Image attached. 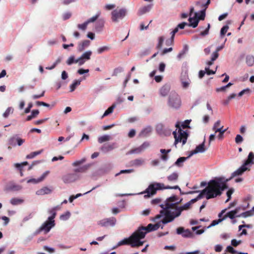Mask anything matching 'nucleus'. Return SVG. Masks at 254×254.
<instances>
[{"label":"nucleus","instance_id":"bb28decb","mask_svg":"<svg viewBox=\"0 0 254 254\" xmlns=\"http://www.w3.org/2000/svg\"><path fill=\"white\" fill-rule=\"evenodd\" d=\"M105 23L104 19H99L96 22L95 25V29L97 32H100L102 31Z\"/></svg>","mask_w":254,"mask_h":254},{"label":"nucleus","instance_id":"0eeeda50","mask_svg":"<svg viewBox=\"0 0 254 254\" xmlns=\"http://www.w3.org/2000/svg\"><path fill=\"white\" fill-rule=\"evenodd\" d=\"M248 162H244L243 164L237 170L233 172L231 174V176L229 179H225V178L223 177H215V178H221L223 179L225 181V190L227 189V183L230 181L232 178L236 177L237 176H242L245 172L247 170H250V166H248Z\"/></svg>","mask_w":254,"mask_h":254},{"label":"nucleus","instance_id":"423d86ee","mask_svg":"<svg viewBox=\"0 0 254 254\" xmlns=\"http://www.w3.org/2000/svg\"><path fill=\"white\" fill-rule=\"evenodd\" d=\"M176 127H178V131L177 132V129L173 132V134L175 138L174 145L177 147V144L179 142H182V145H184L187 140L189 134L186 130L182 129L178 124Z\"/></svg>","mask_w":254,"mask_h":254},{"label":"nucleus","instance_id":"f704fd0d","mask_svg":"<svg viewBox=\"0 0 254 254\" xmlns=\"http://www.w3.org/2000/svg\"><path fill=\"white\" fill-rule=\"evenodd\" d=\"M81 81V78L78 79L77 80H74L73 83L69 86L70 91H74L76 89V87L80 84Z\"/></svg>","mask_w":254,"mask_h":254},{"label":"nucleus","instance_id":"9b49d317","mask_svg":"<svg viewBox=\"0 0 254 254\" xmlns=\"http://www.w3.org/2000/svg\"><path fill=\"white\" fill-rule=\"evenodd\" d=\"M55 221L49 220L48 218L37 230V233L44 231L45 234H47L55 226Z\"/></svg>","mask_w":254,"mask_h":254},{"label":"nucleus","instance_id":"2eb2a0df","mask_svg":"<svg viewBox=\"0 0 254 254\" xmlns=\"http://www.w3.org/2000/svg\"><path fill=\"white\" fill-rule=\"evenodd\" d=\"M176 233L178 235H181L183 237L186 238H192L193 233L188 229H185L183 227H180L176 229Z\"/></svg>","mask_w":254,"mask_h":254},{"label":"nucleus","instance_id":"a211bd4d","mask_svg":"<svg viewBox=\"0 0 254 254\" xmlns=\"http://www.w3.org/2000/svg\"><path fill=\"white\" fill-rule=\"evenodd\" d=\"M92 54V51L90 50L87 51L83 53L81 56L78 58L79 61V66L84 64L86 61L90 60Z\"/></svg>","mask_w":254,"mask_h":254},{"label":"nucleus","instance_id":"aec40b11","mask_svg":"<svg viewBox=\"0 0 254 254\" xmlns=\"http://www.w3.org/2000/svg\"><path fill=\"white\" fill-rule=\"evenodd\" d=\"M181 81L182 86L184 88H187L189 86L190 83V80L189 79L188 73L186 72L182 73L181 76Z\"/></svg>","mask_w":254,"mask_h":254},{"label":"nucleus","instance_id":"79ce46f5","mask_svg":"<svg viewBox=\"0 0 254 254\" xmlns=\"http://www.w3.org/2000/svg\"><path fill=\"white\" fill-rule=\"evenodd\" d=\"M111 139V136L109 135H104L98 137V141L100 143H102L104 142L110 140Z\"/></svg>","mask_w":254,"mask_h":254},{"label":"nucleus","instance_id":"e2e57ef3","mask_svg":"<svg viewBox=\"0 0 254 254\" xmlns=\"http://www.w3.org/2000/svg\"><path fill=\"white\" fill-rule=\"evenodd\" d=\"M109 49H110V48L108 46H103V47L99 48L97 49V52L99 54H101L103 53V52H105L106 51L109 50Z\"/></svg>","mask_w":254,"mask_h":254},{"label":"nucleus","instance_id":"052dcab7","mask_svg":"<svg viewBox=\"0 0 254 254\" xmlns=\"http://www.w3.org/2000/svg\"><path fill=\"white\" fill-rule=\"evenodd\" d=\"M210 27V25L208 23L207 28L203 31L200 32V35L202 37H204L209 34V31Z\"/></svg>","mask_w":254,"mask_h":254},{"label":"nucleus","instance_id":"c9c22d12","mask_svg":"<svg viewBox=\"0 0 254 254\" xmlns=\"http://www.w3.org/2000/svg\"><path fill=\"white\" fill-rule=\"evenodd\" d=\"M254 154L252 152H251L249 154L248 159L246 160L244 162H248L249 163L248 166H250V167H251V166L254 164Z\"/></svg>","mask_w":254,"mask_h":254},{"label":"nucleus","instance_id":"9d476101","mask_svg":"<svg viewBox=\"0 0 254 254\" xmlns=\"http://www.w3.org/2000/svg\"><path fill=\"white\" fill-rule=\"evenodd\" d=\"M127 12V9L125 8L114 10L111 13V19L113 22H117L119 19H123L126 16Z\"/></svg>","mask_w":254,"mask_h":254},{"label":"nucleus","instance_id":"cd10ccee","mask_svg":"<svg viewBox=\"0 0 254 254\" xmlns=\"http://www.w3.org/2000/svg\"><path fill=\"white\" fill-rule=\"evenodd\" d=\"M152 131V127L148 126L143 128L139 133V136L141 137H146L148 136Z\"/></svg>","mask_w":254,"mask_h":254},{"label":"nucleus","instance_id":"2f4dec72","mask_svg":"<svg viewBox=\"0 0 254 254\" xmlns=\"http://www.w3.org/2000/svg\"><path fill=\"white\" fill-rule=\"evenodd\" d=\"M190 157H189V156L187 157H180L177 160V161L175 162L174 165L175 166H177L179 167H181L183 165V163Z\"/></svg>","mask_w":254,"mask_h":254},{"label":"nucleus","instance_id":"f3484780","mask_svg":"<svg viewBox=\"0 0 254 254\" xmlns=\"http://www.w3.org/2000/svg\"><path fill=\"white\" fill-rule=\"evenodd\" d=\"M22 188L21 185L17 184L13 182H10L6 185L5 190L9 191L16 192L21 190Z\"/></svg>","mask_w":254,"mask_h":254},{"label":"nucleus","instance_id":"69168bd1","mask_svg":"<svg viewBox=\"0 0 254 254\" xmlns=\"http://www.w3.org/2000/svg\"><path fill=\"white\" fill-rule=\"evenodd\" d=\"M88 24L87 23V22L85 21L82 24H78L77 27L78 29L84 31L86 29Z\"/></svg>","mask_w":254,"mask_h":254},{"label":"nucleus","instance_id":"ddd939ff","mask_svg":"<svg viewBox=\"0 0 254 254\" xmlns=\"http://www.w3.org/2000/svg\"><path fill=\"white\" fill-rule=\"evenodd\" d=\"M149 146V142L145 141L140 146L129 150L128 152L127 153V155L131 154H140L142 152L144 151Z\"/></svg>","mask_w":254,"mask_h":254},{"label":"nucleus","instance_id":"338daca9","mask_svg":"<svg viewBox=\"0 0 254 254\" xmlns=\"http://www.w3.org/2000/svg\"><path fill=\"white\" fill-rule=\"evenodd\" d=\"M28 165V162L25 161L23 162L21 164L19 163H16L14 164V166L18 169L19 171L21 170V168L23 167V166Z\"/></svg>","mask_w":254,"mask_h":254},{"label":"nucleus","instance_id":"6ab92c4d","mask_svg":"<svg viewBox=\"0 0 254 254\" xmlns=\"http://www.w3.org/2000/svg\"><path fill=\"white\" fill-rule=\"evenodd\" d=\"M117 147L116 143H105L100 148L101 151L104 153H108Z\"/></svg>","mask_w":254,"mask_h":254},{"label":"nucleus","instance_id":"7c9ffc66","mask_svg":"<svg viewBox=\"0 0 254 254\" xmlns=\"http://www.w3.org/2000/svg\"><path fill=\"white\" fill-rule=\"evenodd\" d=\"M66 63L67 65H70L73 64H78L79 66V61L78 58L75 59V56L74 55L70 56L68 59L67 60Z\"/></svg>","mask_w":254,"mask_h":254},{"label":"nucleus","instance_id":"72a5a7b5","mask_svg":"<svg viewBox=\"0 0 254 254\" xmlns=\"http://www.w3.org/2000/svg\"><path fill=\"white\" fill-rule=\"evenodd\" d=\"M24 199L17 197H13L10 200V203L12 205H17L21 204L24 202Z\"/></svg>","mask_w":254,"mask_h":254},{"label":"nucleus","instance_id":"603ef678","mask_svg":"<svg viewBox=\"0 0 254 254\" xmlns=\"http://www.w3.org/2000/svg\"><path fill=\"white\" fill-rule=\"evenodd\" d=\"M112 168V165L111 164H107L102 167L100 170L104 173H106L109 171Z\"/></svg>","mask_w":254,"mask_h":254},{"label":"nucleus","instance_id":"b1692460","mask_svg":"<svg viewBox=\"0 0 254 254\" xmlns=\"http://www.w3.org/2000/svg\"><path fill=\"white\" fill-rule=\"evenodd\" d=\"M171 87L169 84H165L159 90V93L162 97H166L170 91Z\"/></svg>","mask_w":254,"mask_h":254},{"label":"nucleus","instance_id":"13d9d810","mask_svg":"<svg viewBox=\"0 0 254 254\" xmlns=\"http://www.w3.org/2000/svg\"><path fill=\"white\" fill-rule=\"evenodd\" d=\"M190 203L188 202L186 203L185 204H184L183 205L180 206L178 207L180 209V210H181V212H182L183 211L188 209L190 208Z\"/></svg>","mask_w":254,"mask_h":254},{"label":"nucleus","instance_id":"37998d69","mask_svg":"<svg viewBox=\"0 0 254 254\" xmlns=\"http://www.w3.org/2000/svg\"><path fill=\"white\" fill-rule=\"evenodd\" d=\"M188 46L187 45H185L184 46L183 49L177 55V58L179 60L181 59L188 51Z\"/></svg>","mask_w":254,"mask_h":254},{"label":"nucleus","instance_id":"774afa93","mask_svg":"<svg viewBox=\"0 0 254 254\" xmlns=\"http://www.w3.org/2000/svg\"><path fill=\"white\" fill-rule=\"evenodd\" d=\"M235 142L237 144L242 143L244 140L243 137L240 134H237L235 137Z\"/></svg>","mask_w":254,"mask_h":254},{"label":"nucleus","instance_id":"a19ab883","mask_svg":"<svg viewBox=\"0 0 254 254\" xmlns=\"http://www.w3.org/2000/svg\"><path fill=\"white\" fill-rule=\"evenodd\" d=\"M17 140V136L15 135L9 138L8 140V144L12 146H15Z\"/></svg>","mask_w":254,"mask_h":254},{"label":"nucleus","instance_id":"473e14b6","mask_svg":"<svg viewBox=\"0 0 254 254\" xmlns=\"http://www.w3.org/2000/svg\"><path fill=\"white\" fill-rule=\"evenodd\" d=\"M236 211H230L228 212H227L223 217V218H224V220L226 219V218L228 217L231 219H234V218H235L236 217H239L238 215L239 214H237V212H236Z\"/></svg>","mask_w":254,"mask_h":254},{"label":"nucleus","instance_id":"4be33fe9","mask_svg":"<svg viewBox=\"0 0 254 254\" xmlns=\"http://www.w3.org/2000/svg\"><path fill=\"white\" fill-rule=\"evenodd\" d=\"M90 44V41L88 40L83 41L82 42L79 43L77 46V51L79 52L83 51L86 48H88Z\"/></svg>","mask_w":254,"mask_h":254},{"label":"nucleus","instance_id":"c85d7f7f","mask_svg":"<svg viewBox=\"0 0 254 254\" xmlns=\"http://www.w3.org/2000/svg\"><path fill=\"white\" fill-rule=\"evenodd\" d=\"M189 21V23H188V26L192 27L193 28H196L198 24L199 19L197 18V17H190L188 19Z\"/></svg>","mask_w":254,"mask_h":254},{"label":"nucleus","instance_id":"bf43d9fd","mask_svg":"<svg viewBox=\"0 0 254 254\" xmlns=\"http://www.w3.org/2000/svg\"><path fill=\"white\" fill-rule=\"evenodd\" d=\"M210 3V0H207L206 2L204 3H201L200 1H197L196 4L197 5L201 4V7L204 8L203 9H205L206 10V8H207L208 5Z\"/></svg>","mask_w":254,"mask_h":254},{"label":"nucleus","instance_id":"c756f323","mask_svg":"<svg viewBox=\"0 0 254 254\" xmlns=\"http://www.w3.org/2000/svg\"><path fill=\"white\" fill-rule=\"evenodd\" d=\"M52 190L48 187H44L38 190L36 193L37 195H44L51 193Z\"/></svg>","mask_w":254,"mask_h":254},{"label":"nucleus","instance_id":"ea45409f","mask_svg":"<svg viewBox=\"0 0 254 254\" xmlns=\"http://www.w3.org/2000/svg\"><path fill=\"white\" fill-rule=\"evenodd\" d=\"M48 212L51 215V216L48 217V219L55 221L54 219L57 215L56 211L53 208H52L48 210Z\"/></svg>","mask_w":254,"mask_h":254},{"label":"nucleus","instance_id":"e433bc0d","mask_svg":"<svg viewBox=\"0 0 254 254\" xmlns=\"http://www.w3.org/2000/svg\"><path fill=\"white\" fill-rule=\"evenodd\" d=\"M116 104H113L111 107H110L109 108H108V109L105 111L104 114L102 115L101 119H103L105 117L112 113L114 111V109L116 108Z\"/></svg>","mask_w":254,"mask_h":254},{"label":"nucleus","instance_id":"09e8293b","mask_svg":"<svg viewBox=\"0 0 254 254\" xmlns=\"http://www.w3.org/2000/svg\"><path fill=\"white\" fill-rule=\"evenodd\" d=\"M62 58L61 57H59L57 60L53 63L52 65L51 66H47L46 67V69L48 70H52L54 69L59 64H60L62 61Z\"/></svg>","mask_w":254,"mask_h":254},{"label":"nucleus","instance_id":"f03ea898","mask_svg":"<svg viewBox=\"0 0 254 254\" xmlns=\"http://www.w3.org/2000/svg\"><path fill=\"white\" fill-rule=\"evenodd\" d=\"M179 206H175L171 208H161L159 214H157L154 218L152 219V221H156L163 217L162 220L163 224H166L171 222L174 219L181 215V211L179 208Z\"/></svg>","mask_w":254,"mask_h":254},{"label":"nucleus","instance_id":"f8f14e48","mask_svg":"<svg viewBox=\"0 0 254 254\" xmlns=\"http://www.w3.org/2000/svg\"><path fill=\"white\" fill-rule=\"evenodd\" d=\"M117 222L116 219L114 217H110L103 219L98 222V224L101 227H108L109 226L113 227L115 225Z\"/></svg>","mask_w":254,"mask_h":254},{"label":"nucleus","instance_id":"f257e3e1","mask_svg":"<svg viewBox=\"0 0 254 254\" xmlns=\"http://www.w3.org/2000/svg\"><path fill=\"white\" fill-rule=\"evenodd\" d=\"M223 180L224 179L221 178L211 180L209 181L208 186L200 191L196 197L191 199L189 202L191 205L204 197L207 199H209L221 195L225 190V181Z\"/></svg>","mask_w":254,"mask_h":254},{"label":"nucleus","instance_id":"8fccbe9b","mask_svg":"<svg viewBox=\"0 0 254 254\" xmlns=\"http://www.w3.org/2000/svg\"><path fill=\"white\" fill-rule=\"evenodd\" d=\"M252 215H253V213L252 212V211L250 210L240 213L238 216L239 217L247 218Z\"/></svg>","mask_w":254,"mask_h":254},{"label":"nucleus","instance_id":"58836bf2","mask_svg":"<svg viewBox=\"0 0 254 254\" xmlns=\"http://www.w3.org/2000/svg\"><path fill=\"white\" fill-rule=\"evenodd\" d=\"M246 60L248 66H252L254 64V57L253 55L247 56Z\"/></svg>","mask_w":254,"mask_h":254},{"label":"nucleus","instance_id":"3c124183","mask_svg":"<svg viewBox=\"0 0 254 254\" xmlns=\"http://www.w3.org/2000/svg\"><path fill=\"white\" fill-rule=\"evenodd\" d=\"M195 17L198 18L199 20H204L205 17V9H202L200 11V14L198 15L197 13H195Z\"/></svg>","mask_w":254,"mask_h":254},{"label":"nucleus","instance_id":"1a4fd4ad","mask_svg":"<svg viewBox=\"0 0 254 254\" xmlns=\"http://www.w3.org/2000/svg\"><path fill=\"white\" fill-rule=\"evenodd\" d=\"M182 198L179 199V197L176 195H173L167 198L164 201V204L159 205L161 208H171L181 202Z\"/></svg>","mask_w":254,"mask_h":254},{"label":"nucleus","instance_id":"412c9836","mask_svg":"<svg viewBox=\"0 0 254 254\" xmlns=\"http://www.w3.org/2000/svg\"><path fill=\"white\" fill-rule=\"evenodd\" d=\"M205 140H204L203 142L197 146L195 149L193 150L190 151V154L189 155V157H190L192 155L198 153H203L204 152L206 149L205 148Z\"/></svg>","mask_w":254,"mask_h":254},{"label":"nucleus","instance_id":"a18cd8bd","mask_svg":"<svg viewBox=\"0 0 254 254\" xmlns=\"http://www.w3.org/2000/svg\"><path fill=\"white\" fill-rule=\"evenodd\" d=\"M39 114L38 110H33L31 112V114L27 116L26 121H29L31 120L33 118H35Z\"/></svg>","mask_w":254,"mask_h":254},{"label":"nucleus","instance_id":"6e6d98bb","mask_svg":"<svg viewBox=\"0 0 254 254\" xmlns=\"http://www.w3.org/2000/svg\"><path fill=\"white\" fill-rule=\"evenodd\" d=\"M13 112V109L11 107H8L7 108V109L6 110V111L4 112V113L3 114L2 116L4 118H7L8 117V116L9 115V114L10 113L12 114Z\"/></svg>","mask_w":254,"mask_h":254},{"label":"nucleus","instance_id":"0e129e2a","mask_svg":"<svg viewBox=\"0 0 254 254\" xmlns=\"http://www.w3.org/2000/svg\"><path fill=\"white\" fill-rule=\"evenodd\" d=\"M85 161H86V159L85 158H84L81 159V160L74 161V162L72 163V165L73 166H74V167L77 166H79V165L83 164V163H84L85 162Z\"/></svg>","mask_w":254,"mask_h":254},{"label":"nucleus","instance_id":"dca6fc26","mask_svg":"<svg viewBox=\"0 0 254 254\" xmlns=\"http://www.w3.org/2000/svg\"><path fill=\"white\" fill-rule=\"evenodd\" d=\"M156 131L160 135H167L171 133V130L162 123H159L156 126Z\"/></svg>","mask_w":254,"mask_h":254},{"label":"nucleus","instance_id":"c03bdc74","mask_svg":"<svg viewBox=\"0 0 254 254\" xmlns=\"http://www.w3.org/2000/svg\"><path fill=\"white\" fill-rule=\"evenodd\" d=\"M223 126L221 127L218 128L215 131V132L216 133L217 132H219V134L218 135V137L219 139H221L223 137L224 132L227 130V129H223Z\"/></svg>","mask_w":254,"mask_h":254},{"label":"nucleus","instance_id":"864d4df0","mask_svg":"<svg viewBox=\"0 0 254 254\" xmlns=\"http://www.w3.org/2000/svg\"><path fill=\"white\" fill-rule=\"evenodd\" d=\"M70 216V212L68 211H66L65 213L62 214L60 216V219L64 221H66L69 219Z\"/></svg>","mask_w":254,"mask_h":254},{"label":"nucleus","instance_id":"49530a36","mask_svg":"<svg viewBox=\"0 0 254 254\" xmlns=\"http://www.w3.org/2000/svg\"><path fill=\"white\" fill-rule=\"evenodd\" d=\"M201 226H198L195 227H192L191 229L193 231H195V234L197 235H201L204 232L205 230L207 229L206 227H204V229L197 230L198 228H200Z\"/></svg>","mask_w":254,"mask_h":254},{"label":"nucleus","instance_id":"de8ad7c7","mask_svg":"<svg viewBox=\"0 0 254 254\" xmlns=\"http://www.w3.org/2000/svg\"><path fill=\"white\" fill-rule=\"evenodd\" d=\"M101 15V12L98 11L94 16L93 17L89 18L86 21L88 24L92 22H95L100 16Z\"/></svg>","mask_w":254,"mask_h":254},{"label":"nucleus","instance_id":"393cba45","mask_svg":"<svg viewBox=\"0 0 254 254\" xmlns=\"http://www.w3.org/2000/svg\"><path fill=\"white\" fill-rule=\"evenodd\" d=\"M145 159L142 158H137L134 159L130 162V165L133 167H139L145 164Z\"/></svg>","mask_w":254,"mask_h":254},{"label":"nucleus","instance_id":"5fc2aeb1","mask_svg":"<svg viewBox=\"0 0 254 254\" xmlns=\"http://www.w3.org/2000/svg\"><path fill=\"white\" fill-rule=\"evenodd\" d=\"M224 220V218H219L218 220H214L212 221L211 224L210 225H209L208 226H207L206 227V228L209 229V228H211V227L214 226L218 224L219 223L221 222Z\"/></svg>","mask_w":254,"mask_h":254},{"label":"nucleus","instance_id":"4468645a","mask_svg":"<svg viewBox=\"0 0 254 254\" xmlns=\"http://www.w3.org/2000/svg\"><path fill=\"white\" fill-rule=\"evenodd\" d=\"M78 176L76 173H68L62 177V180L65 184H70L77 180Z\"/></svg>","mask_w":254,"mask_h":254},{"label":"nucleus","instance_id":"4d7b16f0","mask_svg":"<svg viewBox=\"0 0 254 254\" xmlns=\"http://www.w3.org/2000/svg\"><path fill=\"white\" fill-rule=\"evenodd\" d=\"M124 71V68L122 67H118L114 69L112 73V76H117L118 73L122 72Z\"/></svg>","mask_w":254,"mask_h":254},{"label":"nucleus","instance_id":"7ed1b4c3","mask_svg":"<svg viewBox=\"0 0 254 254\" xmlns=\"http://www.w3.org/2000/svg\"><path fill=\"white\" fill-rule=\"evenodd\" d=\"M162 224H163L162 220L155 224L150 223L146 227L141 226L139 227L135 232L136 233L139 239L141 241V239L145 237L147 233L157 230L160 227H161V229H163V226H161Z\"/></svg>","mask_w":254,"mask_h":254},{"label":"nucleus","instance_id":"20e7f679","mask_svg":"<svg viewBox=\"0 0 254 254\" xmlns=\"http://www.w3.org/2000/svg\"><path fill=\"white\" fill-rule=\"evenodd\" d=\"M144 241H140L136 233L134 232L128 238H125L118 242L117 245L114 247L113 249H115L117 247L124 245H129L132 248L138 247L143 245Z\"/></svg>","mask_w":254,"mask_h":254},{"label":"nucleus","instance_id":"6e6552de","mask_svg":"<svg viewBox=\"0 0 254 254\" xmlns=\"http://www.w3.org/2000/svg\"><path fill=\"white\" fill-rule=\"evenodd\" d=\"M168 106L173 109H178L182 105V101L180 96L175 91H171L168 100Z\"/></svg>","mask_w":254,"mask_h":254},{"label":"nucleus","instance_id":"5701e85b","mask_svg":"<svg viewBox=\"0 0 254 254\" xmlns=\"http://www.w3.org/2000/svg\"><path fill=\"white\" fill-rule=\"evenodd\" d=\"M152 7H153V4L151 3L147 5H145V6L140 7L137 12L138 15L140 16V15H142L147 12H149L150 11V10L151 9V8H152Z\"/></svg>","mask_w":254,"mask_h":254},{"label":"nucleus","instance_id":"a878e982","mask_svg":"<svg viewBox=\"0 0 254 254\" xmlns=\"http://www.w3.org/2000/svg\"><path fill=\"white\" fill-rule=\"evenodd\" d=\"M179 178V174L178 173L175 172L168 176L167 177V180L170 183H176Z\"/></svg>","mask_w":254,"mask_h":254},{"label":"nucleus","instance_id":"680f3d73","mask_svg":"<svg viewBox=\"0 0 254 254\" xmlns=\"http://www.w3.org/2000/svg\"><path fill=\"white\" fill-rule=\"evenodd\" d=\"M229 26L227 25L222 27L220 31V36L221 38H222L224 36V35L227 32Z\"/></svg>","mask_w":254,"mask_h":254},{"label":"nucleus","instance_id":"39448f33","mask_svg":"<svg viewBox=\"0 0 254 254\" xmlns=\"http://www.w3.org/2000/svg\"><path fill=\"white\" fill-rule=\"evenodd\" d=\"M164 190V184L160 183H153L150 184L144 191L138 194H144V197L145 198H147L155 195L157 190Z\"/></svg>","mask_w":254,"mask_h":254},{"label":"nucleus","instance_id":"4c0bfd02","mask_svg":"<svg viewBox=\"0 0 254 254\" xmlns=\"http://www.w3.org/2000/svg\"><path fill=\"white\" fill-rule=\"evenodd\" d=\"M90 166V164L85 165L81 167L75 169L74 172L75 173H84L89 169Z\"/></svg>","mask_w":254,"mask_h":254}]
</instances>
